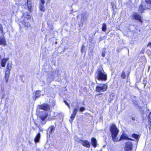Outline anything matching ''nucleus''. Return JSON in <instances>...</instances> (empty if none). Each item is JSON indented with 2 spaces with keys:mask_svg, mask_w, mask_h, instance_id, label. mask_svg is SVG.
Wrapping results in <instances>:
<instances>
[{
  "mask_svg": "<svg viewBox=\"0 0 151 151\" xmlns=\"http://www.w3.org/2000/svg\"><path fill=\"white\" fill-rule=\"evenodd\" d=\"M95 78L99 80L106 81L107 80V75L102 67H100L97 70L96 73Z\"/></svg>",
  "mask_w": 151,
  "mask_h": 151,
  "instance_id": "1",
  "label": "nucleus"
},
{
  "mask_svg": "<svg viewBox=\"0 0 151 151\" xmlns=\"http://www.w3.org/2000/svg\"><path fill=\"white\" fill-rule=\"evenodd\" d=\"M110 130L111 133L113 141L114 142L118 141L119 140L116 139V137L119 132V130L114 124H113L110 127Z\"/></svg>",
  "mask_w": 151,
  "mask_h": 151,
  "instance_id": "2",
  "label": "nucleus"
},
{
  "mask_svg": "<svg viewBox=\"0 0 151 151\" xmlns=\"http://www.w3.org/2000/svg\"><path fill=\"white\" fill-rule=\"evenodd\" d=\"M145 1L146 4L144 5L142 4L139 8V11L141 13H142L143 11L145 9H150L151 8V0H145Z\"/></svg>",
  "mask_w": 151,
  "mask_h": 151,
  "instance_id": "3",
  "label": "nucleus"
},
{
  "mask_svg": "<svg viewBox=\"0 0 151 151\" xmlns=\"http://www.w3.org/2000/svg\"><path fill=\"white\" fill-rule=\"evenodd\" d=\"M107 88V86L105 84H100L96 87V91L98 92L106 91Z\"/></svg>",
  "mask_w": 151,
  "mask_h": 151,
  "instance_id": "4",
  "label": "nucleus"
},
{
  "mask_svg": "<svg viewBox=\"0 0 151 151\" xmlns=\"http://www.w3.org/2000/svg\"><path fill=\"white\" fill-rule=\"evenodd\" d=\"M133 144L131 142H128L126 144L124 150L125 151H132Z\"/></svg>",
  "mask_w": 151,
  "mask_h": 151,
  "instance_id": "5",
  "label": "nucleus"
},
{
  "mask_svg": "<svg viewBox=\"0 0 151 151\" xmlns=\"http://www.w3.org/2000/svg\"><path fill=\"white\" fill-rule=\"evenodd\" d=\"M39 108L45 111H48L50 109V107L49 105L44 103L39 106Z\"/></svg>",
  "mask_w": 151,
  "mask_h": 151,
  "instance_id": "6",
  "label": "nucleus"
},
{
  "mask_svg": "<svg viewBox=\"0 0 151 151\" xmlns=\"http://www.w3.org/2000/svg\"><path fill=\"white\" fill-rule=\"evenodd\" d=\"M132 17L134 19L138 20L141 22H142V20L141 19V16L138 13L135 12L133 13Z\"/></svg>",
  "mask_w": 151,
  "mask_h": 151,
  "instance_id": "7",
  "label": "nucleus"
},
{
  "mask_svg": "<svg viewBox=\"0 0 151 151\" xmlns=\"http://www.w3.org/2000/svg\"><path fill=\"white\" fill-rule=\"evenodd\" d=\"M7 69L6 71L5 76V78L6 80V82H8L10 73V71L11 70V68H9V65H8L7 67Z\"/></svg>",
  "mask_w": 151,
  "mask_h": 151,
  "instance_id": "8",
  "label": "nucleus"
},
{
  "mask_svg": "<svg viewBox=\"0 0 151 151\" xmlns=\"http://www.w3.org/2000/svg\"><path fill=\"white\" fill-rule=\"evenodd\" d=\"M33 99L36 100L40 97L41 96L40 91L39 90L36 91L33 93Z\"/></svg>",
  "mask_w": 151,
  "mask_h": 151,
  "instance_id": "9",
  "label": "nucleus"
},
{
  "mask_svg": "<svg viewBox=\"0 0 151 151\" xmlns=\"http://www.w3.org/2000/svg\"><path fill=\"white\" fill-rule=\"evenodd\" d=\"M80 143L84 147L87 148H89L90 147V143L88 141L81 140L80 141Z\"/></svg>",
  "mask_w": 151,
  "mask_h": 151,
  "instance_id": "10",
  "label": "nucleus"
},
{
  "mask_svg": "<svg viewBox=\"0 0 151 151\" xmlns=\"http://www.w3.org/2000/svg\"><path fill=\"white\" fill-rule=\"evenodd\" d=\"M55 128L54 127L52 126L50 127L47 130V134H49V135H50L51 133L53 132Z\"/></svg>",
  "mask_w": 151,
  "mask_h": 151,
  "instance_id": "11",
  "label": "nucleus"
},
{
  "mask_svg": "<svg viewBox=\"0 0 151 151\" xmlns=\"http://www.w3.org/2000/svg\"><path fill=\"white\" fill-rule=\"evenodd\" d=\"M32 0H27V7L28 9L29 12H32L31 8L32 6Z\"/></svg>",
  "mask_w": 151,
  "mask_h": 151,
  "instance_id": "12",
  "label": "nucleus"
},
{
  "mask_svg": "<svg viewBox=\"0 0 151 151\" xmlns=\"http://www.w3.org/2000/svg\"><path fill=\"white\" fill-rule=\"evenodd\" d=\"M6 41L4 36H1L0 38V44L4 46L6 45Z\"/></svg>",
  "mask_w": 151,
  "mask_h": 151,
  "instance_id": "13",
  "label": "nucleus"
},
{
  "mask_svg": "<svg viewBox=\"0 0 151 151\" xmlns=\"http://www.w3.org/2000/svg\"><path fill=\"white\" fill-rule=\"evenodd\" d=\"M97 141L95 138L93 137L91 138V143L93 146L94 148H95L97 146Z\"/></svg>",
  "mask_w": 151,
  "mask_h": 151,
  "instance_id": "14",
  "label": "nucleus"
},
{
  "mask_svg": "<svg viewBox=\"0 0 151 151\" xmlns=\"http://www.w3.org/2000/svg\"><path fill=\"white\" fill-rule=\"evenodd\" d=\"M120 139H128V140H132V139H130L128 138L127 135L124 133H123L122 135H121L120 138Z\"/></svg>",
  "mask_w": 151,
  "mask_h": 151,
  "instance_id": "15",
  "label": "nucleus"
},
{
  "mask_svg": "<svg viewBox=\"0 0 151 151\" xmlns=\"http://www.w3.org/2000/svg\"><path fill=\"white\" fill-rule=\"evenodd\" d=\"M9 60L8 58H5L3 59L1 61V65L3 67H5L6 63Z\"/></svg>",
  "mask_w": 151,
  "mask_h": 151,
  "instance_id": "16",
  "label": "nucleus"
},
{
  "mask_svg": "<svg viewBox=\"0 0 151 151\" xmlns=\"http://www.w3.org/2000/svg\"><path fill=\"white\" fill-rule=\"evenodd\" d=\"M23 16L24 18L29 19L31 18V16L27 12H24L23 14Z\"/></svg>",
  "mask_w": 151,
  "mask_h": 151,
  "instance_id": "17",
  "label": "nucleus"
},
{
  "mask_svg": "<svg viewBox=\"0 0 151 151\" xmlns=\"http://www.w3.org/2000/svg\"><path fill=\"white\" fill-rule=\"evenodd\" d=\"M40 133H38L36 136L35 139V141L36 142H39L40 138Z\"/></svg>",
  "mask_w": 151,
  "mask_h": 151,
  "instance_id": "18",
  "label": "nucleus"
},
{
  "mask_svg": "<svg viewBox=\"0 0 151 151\" xmlns=\"http://www.w3.org/2000/svg\"><path fill=\"white\" fill-rule=\"evenodd\" d=\"M45 3H40L39 8L40 10L43 12H44L45 10V8L44 5Z\"/></svg>",
  "mask_w": 151,
  "mask_h": 151,
  "instance_id": "19",
  "label": "nucleus"
},
{
  "mask_svg": "<svg viewBox=\"0 0 151 151\" xmlns=\"http://www.w3.org/2000/svg\"><path fill=\"white\" fill-rule=\"evenodd\" d=\"M47 116L48 114H44L43 115H40V117L41 119L43 121L47 118Z\"/></svg>",
  "mask_w": 151,
  "mask_h": 151,
  "instance_id": "20",
  "label": "nucleus"
},
{
  "mask_svg": "<svg viewBox=\"0 0 151 151\" xmlns=\"http://www.w3.org/2000/svg\"><path fill=\"white\" fill-rule=\"evenodd\" d=\"M55 73L54 72H52L50 73V76L49 75L48 78L51 79L50 81H52L54 79L55 77Z\"/></svg>",
  "mask_w": 151,
  "mask_h": 151,
  "instance_id": "21",
  "label": "nucleus"
},
{
  "mask_svg": "<svg viewBox=\"0 0 151 151\" xmlns=\"http://www.w3.org/2000/svg\"><path fill=\"white\" fill-rule=\"evenodd\" d=\"M76 115V114L73 113L71 114L70 119L69 120V121L71 123L72 122L74 119L75 118Z\"/></svg>",
  "mask_w": 151,
  "mask_h": 151,
  "instance_id": "22",
  "label": "nucleus"
},
{
  "mask_svg": "<svg viewBox=\"0 0 151 151\" xmlns=\"http://www.w3.org/2000/svg\"><path fill=\"white\" fill-rule=\"evenodd\" d=\"M132 137L137 140L139 139V136L138 135L134 133L132 135Z\"/></svg>",
  "mask_w": 151,
  "mask_h": 151,
  "instance_id": "23",
  "label": "nucleus"
},
{
  "mask_svg": "<svg viewBox=\"0 0 151 151\" xmlns=\"http://www.w3.org/2000/svg\"><path fill=\"white\" fill-rule=\"evenodd\" d=\"M133 104L134 106H135V107L137 109H139L140 108V107L139 106L138 104H137V101H133Z\"/></svg>",
  "mask_w": 151,
  "mask_h": 151,
  "instance_id": "24",
  "label": "nucleus"
},
{
  "mask_svg": "<svg viewBox=\"0 0 151 151\" xmlns=\"http://www.w3.org/2000/svg\"><path fill=\"white\" fill-rule=\"evenodd\" d=\"M106 27L105 24L104 23L102 27V30L103 31L105 32L106 30Z\"/></svg>",
  "mask_w": 151,
  "mask_h": 151,
  "instance_id": "25",
  "label": "nucleus"
},
{
  "mask_svg": "<svg viewBox=\"0 0 151 151\" xmlns=\"http://www.w3.org/2000/svg\"><path fill=\"white\" fill-rule=\"evenodd\" d=\"M114 93H111L110 95V98L111 99L109 100V101H110V102H111V101L114 99Z\"/></svg>",
  "mask_w": 151,
  "mask_h": 151,
  "instance_id": "26",
  "label": "nucleus"
},
{
  "mask_svg": "<svg viewBox=\"0 0 151 151\" xmlns=\"http://www.w3.org/2000/svg\"><path fill=\"white\" fill-rule=\"evenodd\" d=\"M140 60H142L143 63H145L146 62V59L144 56H141L140 58Z\"/></svg>",
  "mask_w": 151,
  "mask_h": 151,
  "instance_id": "27",
  "label": "nucleus"
},
{
  "mask_svg": "<svg viewBox=\"0 0 151 151\" xmlns=\"http://www.w3.org/2000/svg\"><path fill=\"white\" fill-rule=\"evenodd\" d=\"M121 77L123 79H125L126 76L125 73L124 71H122L121 74Z\"/></svg>",
  "mask_w": 151,
  "mask_h": 151,
  "instance_id": "28",
  "label": "nucleus"
},
{
  "mask_svg": "<svg viewBox=\"0 0 151 151\" xmlns=\"http://www.w3.org/2000/svg\"><path fill=\"white\" fill-rule=\"evenodd\" d=\"M148 119L149 123L151 125V113H150L149 115Z\"/></svg>",
  "mask_w": 151,
  "mask_h": 151,
  "instance_id": "29",
  "label": "nucleus"
},
{
  "mask_svg": "<svg viewBox=\"0 0 151 151\" xmlns=\"http://www.w3.org/2000/svg\"><path fill=\"white\" fill-rule=\"evenodd\" d=\"M78 108H75L73 110V113H74L75 114H76L77 113L78 111Z\"/></svg>",
  "mask_w": 151,
  "mask_h": 151,
  "instance_id": "30",
  "label": "nucleus"
},
{
  "mask_svg": "<svg viewBox=\"0 0 151 151\" xmlns=\"http://www.w3.org/2000/svg\"><path fill=\"white\" fill-rule=\"evenodd\" d=\"M85 110V108L83 107H81L79 109V110L80 111H83Z\"/></svg>",
  "mask_w": 151,
  "mask_h": 151,
  "instance_id": "31",
  "label": "nucleus"
},
{
  "mask_svg": "<svg viewBox=\"0 0 151 151\" xmlns=\"http://www.w3.org/2000/svg\"><path fill=\"white\" fill-rule=\"evenodd\" d=\"M0 30L1 32H3V27L1 24H0Z\"/></svg>",
  "mask_w": 151,
  "mask_h": 151,
  "instance_id": "32",
  "label": "nucleus"
},
{
  "mask_svg": "<svg viewBox=\"0 0 151 151\" xmlns=\"http://www.w3.org/2000/svg\"><path fill=\"white\" fill-rule=\"evenodd\" d=\"M64 102L65 103L66 105H67L68 106L69 108L70 107V106L69 105V104H68V102L67 101H66L65 100H64Z\"/></svg>",
  "mask_w": 151,
  "mask_h": 151,
  "instance_id": "33",
  "label": "nucleus"
},
{
  "mask_svg": "<svg viewBox=\"0 0 151 151\" xmlns=\"http://www.w3.org/2000/svg\"><path fill=\"white\" fill-rule=\"evenodd\" d=\"M105 55V52H103L102 54V55L103 57H104Z\"/></svg>",
  "mask_w": 151,
  "mask_h": 151,
  "instance_id": "34",
  "label": "nucleus"
},
{
  "mask_svg": "<svg viewBox=\"0 0 151 151\" xmlns=\"http://www.w3.org/2000/svg\"><path fill=\"white\" fill-rule=\"evenodd\" d=\"M84 46L83 45L81 48V52H83V49L84 48Z\"/></svg>",
  "mask_w": 151,
  "mask_h": 151,
  "instance_id": "35",
  "label": "nucleus"
},
{
  "mask_svg": "<svg viewBox=\"0 0 151 151\" xmlns=\"http://www.w3.org/2000/svg\"><path fill=\"white\" fill-rule=\"evenodd\" d=\"M40 3H45V0H40Z\"/></svg>",
  "mask_w": 151,
  "mask_h": 151,
  "instance_id": "36",
  "label": "nucleus"
},
{
  "mask_svg": "<svg viewBox=\"0 0 151 151\" xmlns=\"http://www.w3.org/2000/svg\"><path fill=\"white\" fill-rule=\"evenodd\" d=\"M148 46L151 47V43H149L148 45Z\"/></svg>",
  "mask_w": 151,
  "mask_h": 151,
  "instance_id": "37",
  "label": "nucleus"
},
{
  "mask_svg": "<svg viewBox=\"0 0 151 151\" xmlns=\"http://www.w3.org/2000/svg\"><path fill=\"white\" fill-rule=\"evenodd\" d=\"M35 124L37 127H40L39 125H38L37 124H36L35 123Z\"/></svg>",
  "mask_w": 151,
  "mask_h": 151,
  "instance_id": "38",
  "label": "nucleus"
},
{
  "mask_svg": "<svg viewBox=\"0 0 151 151\" xmlns=\"http://www.w3.org/2000/svg\"><path fill=\"white\" fill-rule=\"evenodd\" d=\"M132 120H134L135 119V118L134 117H132Z\"/></svg>",
  "mask_w": 151,
  "mask_h": 151,
  "instance_id": "39",
  "label": "nucleus"
},
{
  "mask_svg": "<svg viewBox=\"0 0 151 151\" xmlns=\"http://www.w3.org/2000/svg\"><path fill=\"white\" fill-rule=\"evenodd\" d=\"M39 128L40 129V131H42L43 130V129H41L40 128V127H39Z\"/></svg>",
  "mask_w": 151,
  "mask_h": 151,
  "instance_id": "40",
  "label": "nucleus"
},
{
  "mask_svg": "<svg viewBox=\"0 0 151 151\" xmlns=\"http://www.w3.org/2000/svg\"><path fill=\"white\" fill-rule=\"evenodd\" d=\"M8 65H9V68H10L9 67H10L11 66V65H10V64H8L7 65V66H8Z\"/></svg>",
  "mask_w": 151,
  "mask_h": 151,
  "instance_id": "41",
  "label": "nucleus"
},
{
  "mask_svg": "<svg viewBox=\"0 0 151 151\" xmlns=\"http://www.w3.org/2000/svg\"><path fill=\"white\" fill-rule=\"evenodd\" d=\"M130 74V72H129L128 73V76H129Z\"/></svg>",
  "mask_w": 151,
  "mask_h": 151,
  "instance_id": "42",
  "label": "nucleus"
},
{
  "mask_svg": "<svg viewBox=\"0 0 151 151\" xmlns=\"http://www.w3.org/2000/svg\"><path fill=\"white\" fill-rule=\"evenodd\" d=\"M55 44H57V42H55Z\"/></svg>",
  "mask_w": 151,
  "mask_h": 151,
  "instance_id": "43",
  "label": "nucleus"
},
{
  "mask_svg": "<svg viewBox=\"0 0 151 151\" xmlns=\"http://www.w3.org/2000/svg\"><path fill=\"white\" fill-rule=\"evenodd\" d=\"M32 128L33 129H35V128H34V127H32Z\"/></svg>",
  "mask_w": 151,
  "mask_h": 151,
  "instance_id": "44",
  "label": "nucleus"
}]
</instances>
